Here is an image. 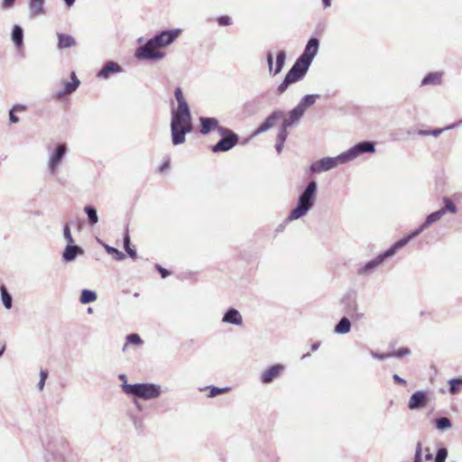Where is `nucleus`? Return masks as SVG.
<instances>
[{
    "mask_svg": "<svg viewBox=\"0 0 462 462\" xmlns=\"http://www.w3.org/2000/svg\"><path fill=\"white\" fill-rule=\"evenodd\" d=\"M253 106L252 102H248L245 105V108L251 112L250 107Z\"/></svg>",
    "mask_w": 462,
    "mask_h": 462,
    "instance_id": "nucleus-63",
    "label": "nucleus"
},
{
    "mask_svg": "<svg viewBox=\"0 0 462 462\" xmlns=\"http://www.w3.org/2000/svg\"><path fill=\"white\" fill-rule=\"evenodd\" d=\"M15 0H3L2 1V7L4 9H9L14 5Z\"/></svg>",
    "mask_w": 462,
    "mask_h": 462,
    "instance_id": "nucleus-53",
    "label": "nucleus"
},
{
    "mask_svg": "<svg viewBox=\"0 0 462 462\" xmlns=\"http://www.w3.org/2000/svg\"><path fill=\"white\" fill-rule=\"evenodd\" d=\"M288 128L289 127H285L284 124L282 125V127L277 134V141L285 143L287 136H288V131H287Z\"/></svg>",
    "mask_w": 462,
    "mask_h": 462,
    "instance_id": "nucleus-46",
    "label": "nucleus"
},
{
    "mask_svg": "<svg viewBox=\"0 0 462 462\" xmlns=\"http://www.w3.org/2000/svg\"><path fill=\"white\" fill-rule=\"evenodd\" d=\"M174 97L178 103V106L176 109L189 108L186 99L184 98V96H183V93H182V90L180 88H177L175 89Z\"/></svg>",
    "mask_w": 462,
    "mask_h": 462,
    "instance_id": "nucleus-35",
    "label": "nucleus"
},
{
    "mask_svg": "<svg viewBox=\"0 0 462 462\" xmlns=\"http://www.w3.org/2000/svg\"><path fill=\"white\" fill-rule=\"evenodd\" d=\"M284 142L277 141L275 149L280 153L282 151Z\"/></svg>",
    "mask_w": 462,
    "mask_h": 462,
    "instance_id": "nucleus-58",
    "label": "nucleus"
},
{
    "mask_svg": "<svg viewBox=\"0 0 462 462\" xmlns=\"http://www.w3.org/2000/svg\"><path fill=\"white\" fill-rule=\"evenodd\" d=\"M396 251L392 245L390 248H388L385 252L383 254H380L375 258L372 259L371 261L367 262L364 266L359 268L358 274H367L371 273L373 270H374L376 267H378L385 259L393 256L395 254Z\"/></svg>",
    "mask_w": 462,
    "mask_h": 462,
    "instance_id": "nucleus-8",
    "label": "nucleus"
},
{
    "mask_svg": "<svg viewBox=\"0 0 462 462\" xmlns=\"http://www.w3.org/2000/svg\"><path fill=\"white\" fill-rule=\"evenodd\" d=\"M448 457V450L446 448H440L438 449L434 458V462H445Z\"/></svg>",
    "mask_w": 462,
    "mask_h": 462,
    "instance_id": "nucleus-41",
    "label": "nucleus"
},
{
    "mask_svg": "<svg viewBox=\"0 0 462 462\" xmlns=\"http://www.w3.org/2000/svg\"><path fill=\"white\" fill-rule=\"evenodd\" d=\"M349 314H350L353 318H355V319H362V318H363V316H364V314H363V313H361V312H358V311H357V307H356V306H355V307H354L353 310H350V311H349Z\"/></svg>",
    "mask_w": 462,
    "mask_h": 462,
    "instance_id": "nucleus-52",
    "label": "nucleus"
},
{
    "mask_svg": "<svg viewBox=\"0 0 462 462\" xmlns=\"http://www.w3.org/2000/svg\"><path fill=\"white\" fill-rule=\"evenodd\" d=\"M192 131V118L189 108L171 110V132L172 143L181 144L186 140V134Z\"/></svg>",
    "mask_w": 462,
    "mask_h": 462,
    "instance_id": "nucleus-2",
    "label": "nucleus"
},
{
    "mask_svg": "<svg viewBox=\"0 0 462 462\" xmlns=\"http://www.w3.org/2000/svg\"><path fill=\"white\" fill-rule=\"evenodd\" d=\"M222 322L236 326H241L243 324V317L236 309L229 308L223 315Z\"/></svg>",
    "mask_w": 462,
    "mask_h": 462,
    "instance_id": "nucleus-14",
    "label": "nucleus"
},
{
    "mask_svg": "<svg viewBox=\"0 0 462 462\" xmlns=\"http://www.w3.org/2000/svg\"><path fill=\"white\" fill-rule=\"evenodd\" d=\"M44 0H29V11L32 17L43 15L45 14Z\"/></svg>",
    "mask_w": 462,
    "mask_h": 462,
    "instance_id": "nucleus-23",
    "label": "nucleus"
},
{
    "mask_svg": "<svg viewBox=\"0 0 462 462\" xmlns=\"http://www.w3.org/2000/svg\"><path fill=\"white\" fill-rule=\"evenodd\" d=\"M122 70L119 64L115 61H107L103 68L98 71L97 77L100 79H108L111 74L118 73Z\"/></svg>",
    "mask_w": 462,
    "mask_h": 462,
    "instance_id": "nucleus-18",
    "label": "nucleus"
},
{
    "mask_svg": "<svg viewBox=\"0 0 462 462\" xmlns=\"http://www.w3.org/2000/svg\"><path fill=\"white\" fill-rule=\"evenodd\" d=\"M449 392L452 394H456L460 391L462 386V378H453L448 381Z\"/></svg>",
    "mask_w": 462,
    "mask_h": 462,
    "instance_id": "nucleus-36",
    "label": "nucleus"
},
{
    "mask_svg": "<svg viewBox=\"0 0 462 462\" xmlns=\"http://www.w3.org/2000/svg\"><path fill=\"white\" fill-rule=\"evenodd\" d=\"M371 356L375 358V359H379V360H384V359H387L389 357H392V355L391 353H387V354H379V353H376V352H374V351H371L370 352Z\"/></svg>",
    "mask_w": 462,
    "mask_h": 462,
    "instance_id": "nucleus-50",
    "label": "nucleus"
},
{
    "mask_svg": "<svg viewBox=\"0 0 462 462\" xmlns=\"http://www.w3.org/2000/svg\"><path fill=\"white\" fill-rule=\"evenodd\" d=\"M127 344L141 345L143 343L142 338L138 334L132 333L126 337Z\"/></svg>",
    "mask_w": 462,
    "mask_h": 462,
    "instance_id": "nucleus-42",
    "label": "nucleus"
},
{
    "mask_svg": "<svg viewBox=\"0 0 462 462\" xmlns=\"http://www.w3.org/2000/svg\"><path fill=\"white\" fill-rule=\"evenodd\" d=\"M227 390H228V388H219V387L212 386V387H210L208 396L210 398H213L218 394L225 393Z\"/></svg>",
    "mask_w": 462,
    "mask_h": 462,
    "instance_id": "nucleus-45",
    "label": "nucleus"
},
{
    "mask_svg": "<svg viewBox=\"0 0 462 462\" xmlns=\"http://www.w3.org/2000/svg\"><path fill=\"white\" fill-rule=\"evenodd\" d=\"M180 29L165 30L148 40L146 43L135 50L134 56L140 60H160L165 53L160 49L171 45L180 35Z\"/></svg>",
    "mask_w": 462,
    "mask_h": 462,
    "instance_id": "nucleus-1",
    "label": "nucleus"
},
{
    "mask_svg": "<svg viewBox=\"0 0 462 462\" xmlns=\"http://www.w3.org/2000/svg\"><path fill=\"white\" fill-rule=\"evenodd\" d=\"M339 164H345L341 153L336 157H324L319 161L314 162L310 165V171L312 173H320L323 171H328Z\"/></svg>",
    "mask_w": 462,
    "mask_h": 462,
    "instance_id": "nucleus-7",
    "label": "nucleus"
},
{
    "mask_svg": "<svg viewBox=\"0 0 462 462\" xmlns=\"http://www.w3.org/2000/svg\"><path fill=\"white\" fill-rule=\"evenodd\" d=\"M351 322L346 317H343L336 325L334 332L337 334L344 335L350 331Z\"/></svg>",
    "mask_w": 462,
    "mask_h": 462,
    "instance_id": "nucleus-26",
    "label": "nucleus"
},
{
    "mask_svg": "<svg viewBox=\"0 0 462 462\" xmlns=\"http://www.w3.org/2000/svg\"><path fill=\"white\" fill-rule=\"evenodd\" d=\"M375 151L374 143L370 141L360 142L348 150L341 152L345 164L356 160L364 153H373Z\"/></svg>",
    "mask_w": 462,
    "mask_h": 462,
    "instance_id": "nucleus-6",
    "label": "nucleus"
},
{
    "mask_svg": "<svg viewBox=\"0 0 462 462\" xmlns=\"http://www.w3.org/2000/svg\"><path fill=\"white\" fill-rule=\"evenodd\" d=\"M79 86V80L76 77L75 72L71 73V81L67 82L64 85V88L57 93V97L59 98L62 97L65 95H69L73 93Z\"/></svg>",
    "mask_w": 462,
    "mask_h": 462,
    "instance_id": "nucleus-21",
    "label": "nucleus"
},
{
    "mask_svg": "<svg viewBox=\"0 0 462 462\" xmlns=\"http://www.w3.org/2000/svg\"><path fill=\"white\" fill-rule=\"evenodd\" d=\"M319 97V95L317 94H310L304 96L300 103L297 105L299 107L302 108V111L305 112V110L312 106L316 100Z\"/></svg>",
    "mask_w": 462,
    "mask_h": 462,
    "instance_id": "nucleus-29",
    "label": "nucleus"
},
{
    "mask_svg": "<svg viewBox=\"0 0 462 462\" xmlns=\"http://www.w3.org/2000/svg\"><path fill=\"white\" fill-rule=\"evenodd\" d=\"M12 41L17 48L23 43V31L19 25H14L12 31Z\"/></svg>",
    "mask_w": 462,
    "mask_h": 462,
    "instance_id": "nucleus-27",
    "label": "nucleus"
},
{
    "mask_svg": "<svg viewBox=\"0 0 462 462\" xmlns=\"http://www.w3.org/2000/svg\"><path fill=\"white\" fill-rule=\"evenodd\" d=\"M443 202H444L445 208H442L441 209H447V212L448 211L452 214L457 213V207L455 206V204L452 202V200L449 198L445 197L443 199Z\"/></svg>",
    "mask_w": 462,
    "mask_h": 462,
    "instance_id": "nucleus-39",
    "label": "nucleus"
},
{
    "mask_svg": "<svg viewBox=\"0 0 462 462\" xmlns=\"http://www.w3.org/2000/svg\"><path fill=\"white\" fill-rule=\"evenodd\" d=\"M66 152L67 147L65 144H59L55 148L48 161V168L51 173H54L56 171V168L59 165V163L62 161L63 157L66 154Z\"/></svg>",
    "mask_w": 462,
    "mask_h": 462,
    "instance_id": "nucleus-11",
    "label": "nucleus"
},
{
    "mask_svg": "<svg viewBox=\"0 0 462 462\" xmlns=\"http://www.w3.org/2000/svg\"><path fill=\"white\" fill-rule=\"evenodd\" d=\"M64 3L66 4V5H68L69 7L72 6L75 3L76 0H63Z\"/></svg>",
    "mask_w": 462,
    "mask_h": 462,
    "instance_id": "nucleus-61",
    "label": "nucleus"
},
{
    "mask_svg": "<svg viewBox=\"0 0 462 462\" xmlns=\"http://www.w3.org/2000/svg\"><path fill=\"white\" fill-rule=\"evenodd\" d=\"M433 455L429 448H423L421 442H417L412 462H428L432 460Z\"/></svg>",
    "mask_w": 462,
    "mask_h": 462,
    "instance_id": "nucleus-17",
    "label": "nucleus"
},
{
    "mask_svg": "<svg viewBox=\"0 0 462 462\" xmlns=\"http://www.w3.org/2000/svg\"><path fill=\"white\" fill-rule=\"evenodd\" d=\"M155 267L159 271L162 278H166L170 274V272L162 268L160 264H156Z\"/></svg>",
    "mask_w": 462,
    "mask_h": 462,
    "instance_id": "nucleus-55",
    "label": "nucleus"
},
{
    "mask_svg": "<svg viewBox=\"0 0 462 462\" xmlns=\"http://www.w3.org/2000/svg\"><path fill=\"white\" fill-rule=\"evenodd\" d=\"M216 130L218 132V134L220 135H222L223 137H226V136H229L231 134H236V133H234L232 130L228 129V128H226V127H223V126H220L219 124L217 125V128H216Z\"/></svg>",
    "mask_w": 462,
    "mask_h": 462,
    "instance_id": "nucleus-47",
    "label": "nucleus"
},
{
    "mask_svg": "<svg viewBox=\"0 0 462 462\" xmlns=\"http://www.w3.org/2000/svg\"><path fill=\"white\" fill-rule=\"evenodd\" d=\"M102 245L107 254L114 255V258L116 261H122L125 258V254L123 252L119 251L118 249L104 243H102Z\"/></svg>",
    "mask_w": 462,
    "mask_h": 462,
    "instance_id": "nucleus-34",
    "label": "nucleus"
},
{
    "mask_svg": "<svg viewBox=\"0 0 462 462\" xmlns=\"http://www.w3.org/2000/svg\"><path fill=\"white\" fill-rule=\"evenodd\" d=\"M442 74L439 72H431L427 74L421 80V86L439 85L441 83Z\"/></svg>",
    "mask_w": 462,
    "mask_h": 462,
    "instance_id": "nucleus-25",
    "label": "nucleus"
},
{
    "mask_svg": "<svg viewBox=\"0 0 462 462\" xmlns=\"http://www.w3.org/2000/svg\"><path fill=\"white\" fill-rule=\"evenodd\" d=\"M0 292L5 308L7 310L11 309L13 305V299L5 285L0 286Z\"/></svg>",
    "mask_w": 462,
    "mask_h": 462,
    "instance_id": "nucleus-31",
    "label": "nucleus"
},
{
    "mask_svg": "<svg viewBox=\"0 0 462 462\" xmlns=\"http://www.w3.org/2000/svg\"><path fill=\"white\" fill-rule=\"evenodd\" d=\"M97 293L94 291L84 289L81 291L79 300L82 304H88V303L95 301L97 300Z\"/></svg>",
    "mask_w": 462,
    "mask_h": 462,
    "instance_id": "nucleus-30",
    "label": "nucleus"
},
{
    "mask_svg": "<svg viewBox=\"0 0 462 462\" xmlns=\"http://www.w3.org/2000/svg\"><path fill=\"white\" fill-rule=\"evenodd\" d=\"M283 370L284 366L282 365L277 364L272 365L271 367L263 372L261 375V381L263 383H269L273 382L275 378H277Z\"/></svg>",
    "mask_w": 462,
    "mask_h": 462,
    "instance_id": "nucleus-13",
    "label": "nucleus"
},
{
    "mask_svg": "<svg viewBox=\"0 0 462 462\" xmlns=\"http://www.w3.org/2000/svg\"><path fill=\"white\" fill-rule=\"evenodd\" d=\"M84 212L88 216V223L90 225H95L98 222V216L96 208L92 206H85Z\"/></svg>",
    "mask_w": 462,
    "mask_h": 462,
    "instance_id": "nucleus-33",
    "label": "nucleus"
},
{
    "mask_svg": "<svg viewBox=\"0 0 462 462\" xmlns=\"http://www.w3.org/2000/svg\"><path fill=\"white\" fill-rule=\"evenodd\" d=\"M238 135L231 134L229 136L222 137L213 147V152H227L231 150L238 143Z\"/></svg>",
    "mask_w": 462,
    "mask_h": 462,
    "instance_id": "nucleus-10",
    "label": "nucleus"
},
{
    "mask_svg": "<svg viewBox=\"0 0 462 462\" xmlns=\"http://www.w3.org/2000/svg\"><path fill=\"white\" fill-rule=\"evenodd\" d=\"M319 42L317 38H310L307 42L303 53L298 58L301 63L310 66L319 51Z\"/></svg>",
    "mask_w": 462,
    "mask_h": 462,
    "instance_id": "nucleus-9",
    "label": "nucleus"
},
{
    "mask_svg": "<svg viewBox=\"0 0 462 462\" xmlns=\"http://www.w3.org/2000/svg\"><path fill=\"white\" fill-rule=\"evenodd\" d=\"M317 187V182L315 180L309 182L305 189L300 195L297 206L291 211L290 215L288 216L287 221H293L307 215V213L314 206Z\"/></svg>",
    "mask_w": 462,
    "mask_h": 462,
    "instance_id": "nucleus-3",
    "label": "nucleus"
},
{
    "mask_svg": "<svg viewBox=\"0 0 462 462\" xmlns=\"http://www.w3.org/2000/svg\"><path fill=\"white\" fill-rule=\"evenodd\" d=\"M14 113L15 112L13 111L12 109L9 110V120L13 124H16L19 122V117L17 116H15Z\"/></svg>",
    "mask_w": 462,
    "mask_h": 462,
    "instance_id": "nucleus-54",
    "label": "nucleus"
},
{
    "mask_svg": "<svg viewBox=\"0 0 462 462\" xmlns=\"http://www.w3.org/2000/svg\"><path fill=\"white\" fill-rule=\"evenodd\" d=\"M309 66L296 60L291 69L287 72L283 81L278 86L277 93L282 94L290 85L300 80L307 73Z\"/></svg>",
    "mask_w": 462,
    "mask_h": 462,
    "instance_id": "nucleus-5",
    "label": "nucleus"
},
{
    "mask_svg": "<svg viewBox=\"0 0 462 462\" xmlns=\"http://www.w3.org/2000/svg\"><path fill=\"white\" fill-rule=\"evenodd\" d=\"M266 60L268 63L269 73L273 75V56L271 51L267 53Z\"/></svg>",
    "mask_w": 462,
    "mask_h": 462,
    "instance_id": "nucleus-49",
    "label": "nucleus"
},
{
    "mask_svg": "<svg viewBox=\"0 0 462 462\" xmlns=\"http://www.w3.org/2000/svg\"><path fill=\"white\" fill-rule=\"evenodd\" d=\"M320 346V343L319 342H316L314 343L312 346H311V350L312 351H316Z\"/></svg>",
    "mask_w": 462,
    "mask_h": 462,
    "instance_id": "nucleus-62",
    "label": "nucleus"
},
{
    "mask_svg": "<svg viewBox=\"0 0 462 462\" xmlns=\"http://www.w3.org/2000/svg\"><path fill=\"white\" fill-rule=\"evenodd\" d=\"M63 236L67 240L68 245H74V239L71 236L70 228L68 224H66L63 227Z\"/></svg>",
    "mask_w": 462,
    "mask_h": 462,
    "instance_id": "nucleus-44",
    "label": "nucleus"
},
{
    "mask_svg": "<svg viewBox=\"0 0 462 462\" xmlns=\"http://www.w3.org/2000/svg\"><path fill=\"white\" fill-rule=\"evenodd\" d=\"M200 128L199 132L203 135L208 134L213 130L217 128L218 120L215 117H199Z\"/></svg>",
    "mask_w": 462,
    "mask_h": 462,
    "instance_id": "nucleus-15",
    "label": "nucleus"
},
{
    "mask_svg": "<svg viewBox=\"0 0 462 462\" xmlns=\"http://www.w3.org/2000/svg\"><path fill=\"white\" fill-rule=\"evenodd\" d=\"M446 213H447V209H439V210L430 214L423 222L424 226H427V228H428L433 223L439 221Z\"/></svg>",
    "mask_w": 462,
    "mask_h": 462,
    "instance_id": "nucleus-28",
    "label": "nucleus"
},
{
    "mask_svg": "<svg viewBox=\"0 0 462 462\" xmlns=\"http://www.w3.org/2000/svg\"><path fill=\"white\" fill-rule=\"evenodd\" d=\"M322 4L325 8L329 7L331 5V0H322Z\"/></svg>",
    "mask_w": 462,
    "mask_h": 462,
    "instance_id": "nucleus-60",
    "label": "nucleus"
},
{
    "mask_svg": "<svg viewBox=\"0 0 462 462\" xmlns=\"http://www.w3.org/2000/svg\"><path fill=\"white\" fill-rule=\"evenodd\" d=\"M425 229H427V226H424V224L422 223L417 229L410 233L407 236L402 237V239L395 242L393 246L397 252L399 249L406 245L410 240L415 238L420 234H421Z\"/></svg>",
    "mask_w": 462,
    "mask_h": 462,
    "instance_id": "nucleus-19",
    "label": "nucleus"
},
{
    "mask_svg": "<svg viewBox=\"0 0 462 462\" xmlns=\"http://www.w3.org/2000/svg\"><path fill=\"white\" fill-rule=\"evenodd\" d=\"M303 114L304 112L302 111V108L296 106L292 110L289 112L288 117L283 120L282 124L285 125V127H291L300 121Z\"/></svg>",
    "mask_w": 462,
    "mask_h": 462,
    "instance_id": "nucleus-20",
    "label": "nucleus"
},
{
    "mask_svg": "<svg viewBox=\"0 0 462 462\" xmlns=\"http://www.w3.org/2000/svg\"><path fill=\"white\" fill-rule=\"evenodd\" d=\"M124 248L126 251V253L129 254L132 258H136L137 254L136 251L130 247V236L128 235V232H125V235L124 236Z\"/></svg>",
    "mask_w": 462,
    "mask_h": 462,
    "instance_id": "nucleus-37",
    "label": "nucleus"
},
{
    "mask_svg": "<svg viewBox=\"0 0 462 462\" xmlns=\"http://www.w3.org/2000/svg\"><path fill=\"white\" fill-rule=\"evenodd\" d=\"M393 378L394 382L397 383L406 384V381L403 378L400 377L398 374H393Z\"/></svg>",
    "mask_w": 462,
    "mask_h": 462,
    "instance_id": "nucleus-57",
    "label": "nucleus"
},
{
    "mask_svg": "<svg viewBox=\"0 0 462 462\" xmlns=\"http://www.w3.org/2000/svg\"><path fill=\"white\" fill-rule=\"evenodd\" d=\"M282 112L281 111H275L273 113H272L266 119L263 123H262L258 128L255 130L254 135H257V134H260L263 132H266L267 130H269L270 128H272L274 124H275V121L282 117Z\"/></svg>",
    "mask_w": 462,
    "mask_h": 462,
    "instance_id": "nucleus-16",
    "label": "nucleus"
},
{
    "mask_svg": "<svg viewBox=\"0 0 462 462\" xmlns=\"http://www.w3.org/2000/svg\"><path fill=\"white\" fill-rule=\"evenodd\" d=\"M169 167V163L168 162H165L162 165L161 167V171H162L164 169L168 168Z\"/></svg>",
    "mask_w": 462,
    "mask_h": 462,
    "instance_id": "nucleus-64",
    "label": "nucleus"
},
{
    "mask_svg": "<svg viewBox=\"0 0 462 462\" xmlns=\"http://www.w3.org/2000/svg\"><path fill=\"white\" fill-rule=\"evenodd\" d=\"M285 59H286L285 51H283V50L280 51L276 56V66L273 70V76L277 75L278 73H280L282 71V69L284 66V63H285Z\"/></svg>",
    "mask_w": 462,
    "mask_h": 462,
    "instance_id": "nucleus-32",
    "label": "nucleus"
},
{
    "mask_svg": "<svg viewBox=\"0 0 462 462\" xmlns=\"http://www.w3.org/2000/svg\"><path fill=\"white\" fill-rule=\"evenodd\" d=\"M427 404V393L424 391H417L411 394L408 407L410 410H419Z\"/></svg>",
    "mask_w": 462,
    "mask_h": 462,
    "instance_id": "nucleus-12",
    "label": "nucleus"
},
{
    "mask_svg": "<svg viewBox=\"0 0 462 462\" xmlns=\"http://www.w3.org/2000/svg\"><path fill=\"white\" fill-rule=\"evenodd\" d=\"M217 23L220 26H226L231 24V18L226 15H222L217 19Z\"/></svg>",
    "mask_w": 462,
    "mask_h": 462,
    "instance_id": "nucleus-51",
    "label": "nucleus"
},
{
    "mask_svg": "<svg viewBox=\"0 0 462 462\" xmlns=\"http://www.w3.org/2000/svg\"><path fill=\"white\" fill-rule=\"evenodd\" d=\"M123 391L129 395L143 400H154L161 396L162 391L159 384L152 383H126L123 385Z\"/></svg>",
    "mask_w": 462,
    "mask_h": 462,
    "instance_id": "nucleus-4",
    "label": "nucleus"
},
{
    "mask_svg": "<svg viewBox=\"0 0 462 462\" xmlns=\"http://www.w3.org/2000/svg\"><path fill=\"white\" fill-rule=\"evenodd\" d=\"M411 354V350L408 347H401L395 352H392V357H402L405 356H409Z\"/></svg>",
    "mask_w": 462,
    "mask_h": 462,
    "instance_id": "nucleus-43",
    "label": "nucleus"
},
{
    "mask_svg": "<svg viewBox=\"0 0 462 462\" xmlns=\"http://www.w3.org/2000/svg\"><path fill=\"white\" fill-rule=\"evenodd\" d=\"M11 109L14 112H23L26 109V106L24 105L16 104Z\"/></svg>",
    "mask_w": 462,
    "mask_h": 462,
    "instance_id": "nucleus-56",
    "label": "nucleus"
},
{
    "mask_svg": "<svg viewBox=\"0 0 462 462\" xmlns=\"http://www.w3.org/2000/svg\"><path fill=\"white\" fill-rule=\"evenodd\" d=\"M462 124V120H460L459 122H457V124H452V125H449L444 128H439V129H433V130H430V135L434 136V137H438L442 132H444L445 130H450V129H453L455 128L457 125H459Z\"/></svg>",
    "mask_w": 462,
    "mask_h": 462,
    "instance_id": "nucleus-40",
    "label": "nucleus"
},
{
    "mask_svg": "<svg viewBox=\"0 0 462 462\" xmlns=\"http://www.w3.org/2000/svg\"><path fill=\"white\" fill-rule=\"evenodd\" d=\"M417 134L420 135L428 136L430 135V130H419Z\"/></svg>",
    "mask_w": 462,
    "mask_h": 462,
    "instance_id": "nucleus-59",
    "label": "nucleus"
},
{
    "mask_svg": "<svg viewBox=\"0 0 462 462\" xmlns=\"http://www.w3.org/2000/svg\"><path fill=\"white\" fill-rule=\"evenodd\" d=\"M452 426L451 421L447 417H441L436 420V427L438 430H446Z\"/></svg>",
    "mask_w": 462,
    "mask_h": 462,
    "instance_id": "nucleus-38",
    "label": "nucleus"
},
{
    "mask_svg": "<svg viewBox=\"0 0 462 462\" xmlns=\"http://www.w3.org/2000/svg\"><path fill=\"white\" fill-rule=\"evenodd\" d=\"M58 48L59 49H67L76 45L75 39L68 34L58 33Z\"/></svg>",
    "mask_w": 462,
    "mask_h": 462,
    "instance_id": "nucleus-24",
    "label": "nucleus"
},
{
    "mask_svg": "<svg viewBox=\"0 0 462 462\" xmlns=\"http://www.w3.org/2000/svg\"><path fill=\"white\" fill-rule=\"evenodd\" d=\"M47 376H48V372L45 370H42L40 373V377H41L40 382L38 383V388L40 391H42L43 389Z\"/></svg>",
    "mask_w": 462,
    "mask_h": 462,
    "instance_id": "nucleus-48",
    "label": "nucleus"
},
{
    "mask_svg": "<svg viewBox=\"0 0 462 462\" xmlns=\"http://www.w3.org/2000/svg\"><path fill=\"white\" fill-rule=\"evenodd\" d=\"M83 249L75 245H67L62 254L63 260L66 262H71L75 260L78 254H82Z\"/></svg>",
    "mask_w": 462,
    "mask_h": 462,
    "instance_id": "nucleus-22",
    "label": "nucleus"
}]
</instances>
